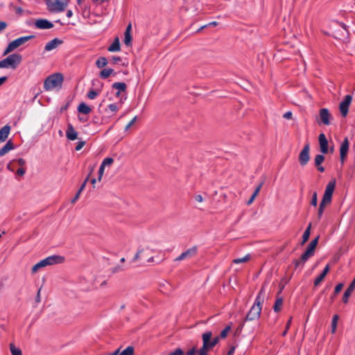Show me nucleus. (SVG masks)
<instances>
[{"mask_svg":"<svg viewBox=\"0 0 355 355\" xmlns=\"http://www.w3.org/2000/svg\"><path fill=\"white\" fill-rule=\"evenodd\" d=\"M349 150V141L347 137H345L341 144V146L340 147V160L342 162H343L347 157V152Z\"/></svg>","mask_w":355,"mask_h":355,"instance_id":"15","label":"nucleus"},{"mask_svg":"<svg viewBox=\"0 0 355 355\" xmlns=\"http://www.w3.org/2000/svg\"><path fill=\"white\" fill-rule=\"evenodd\" d=\"M64 80L63 75L55 73L49 76L44 82V88L46 91H51L55 88H61Z\"/></svg>","mask_w":355,"mask_h":355,"instance_id":"3","label":"nucleus"},{"mask_svg":"<svg viewBox=\"0 0 355 355\" xmlns=\"http://www.w3.org/2000/svg\"><path fill=\"white\" fill-rule=\"evenodd\" d=\"M343 287V284L340 283V284H337L334 289V295H336L338 293H340V291L342 290Z\"/></svg>","mask_w":355,"mask_h":355,"instance_id":"48","label":"nucleus"},{"mask_svg":"<svg viewBox=\"0 0 355 355\" xmlns=\"http://www.w3.org/2000/svg\"><path fill=\"white\" fill-rule=\"evenodd\" d=\"M107 64V60L105 57H101L96 61V65L98 68L101 69Z\"/></svg>","mask_w":355,"mask_h":355,"instance_id":"29","label":"nucleus"},{"mask_svg":"<svg viewBox=\"0 0 355 355\" xmlns=\"http://www.w3.org/2000/svg\"><path fill=\"white\" fill-rule=\"evenodd\" d=\"M34 37H35V35H28V36L21 37H19V38L12 41L8 45L3 54L6 55V54L12 51L13 50H15L19 46L24 44L25 42H28V40H30Z\"/></svg>","mask_w":355,"mask_h":355,"instance_id":"8","label":"nucleus"},{"mask_svg":"<svg viewBox=\"0 0 355 355\" xmlns=\"http://www.w3.org/2000/svg\"><path fill=\"white\" fill-rule=\"evenodd\" d=\"M131 28H132L131 24H129L128 25V26L126 27V29H125V33H130Z\"/></svg>","mask_w":355,"mask_h":355,"instance_id":"63","label":"nucleus"},{"mask_svg":"<svg viewBox=\"0 0 355 355\" xmlns=\"http://www.w3.org/2000/svg\"><path fill=\"white\" fill-rule=\"evenodd\" d=\"M15 12L16 14L21 15L23 13V9L21 7H15Z\"/></svg>","mask_w":355,"mask_h":355,"instance_id":"55","label":"nucleus"},{"mask_svg":"<svg viewBox=\"0 0 355 355\" xmlns=\"http://www.w3.org/2000/svg\"><path fill=\"white\" fill-rule=\"evenodd\" d=\"M319 236L312 240L309 244L305 252L302 254L299 260L295 261V268L298 267L301 263H304L311 257L314 254L315 248L318 244Z\"/></svg>","mask_w":355,"mask_h":355,"instance_id":"7","label":"nucleus"},{"mask_svg":"<svg viewBox=\"0 0 355 355\" xmlns=\"http://www.w3.org/2000/svg\"><path fill=\"white\" fill-rule=\"evenodd\" d=\"M234 350H235V347H232L230 348V349L229 350L228 353H227V355H232L234 352Z\"/></svg>","mask_w":355,"mask_h":355,"instance_id":"64","label":"nucleus"},{"mask_svg":"<svg viewBox=\"0 0 355 355\" xmlns=\"http://www.w3.org/2000/svg\"><path fill=\"white\" fill-rule=\"evenodd\" d=\"M311 205L314 207L317 206V205H318V197H317V193L315 191L313 192V193L312 195Z\"/></svg>","mask_w":355,"mask_h":355,"instance_id":"42","label":"nucleus"},{"mask_svg":"<svg viewBox=\"0 0 355 355\" xmlns=\"http://www.w3.org/2000/svg\"><path fill=\"white\" fill-rule=\"evenodd\" d=\"M35 27L39 29H50L52 28L54 25L50 21L46 19H37L35 23Z\"/></svg>","mask_w":355,"mask_h":355,"instance_id":"14","label":"nucleus"},{"mask_svg":"<svg viewBox=\"0 0 355 355\" xmlns=\"http://www.w3.org/2000/svg\"><path fill=\"white\" fill-rule=\"evenodd\" d=\"M336 187V180H332L329 182L326 186L324 193L323 195L322 201L323 202L330 203L332 199V195Z\"/></svg>","mask_w":355,"mask_h":355,"instance_id":"9","label":"nucleus"},{"mask_svg":"<svg viewBox=\"0 0 355 355\" xmlns=\"http://www.w3.org/2000/svg\"><path fill=\"white\" fill-rule=\"evenodd\" d=\"M327 202H323V201H321L319 205V209L318 211V216L319 218H320L323 214L324 209L325 207V205H327Z\"/></svg>","mask_w":355,"mask_h":355,"instance_id":"37","label":"nucleus"},{"mask_svg":"<svg viewBox=\"0 0 355 355\" xmlns=\"http://www.w3.org/2000/svg\"><path fill=\"white\" fill-rule=\"evenodd\" d=\"M80 193H78V191L71 201L72 204H74L78 200V199L80 197Z\"/></svg>","mask_w":355,"mask_h":355,"instance_id":"56","label":"nucleus"},{"mask_svg":"<svg viewBox=\"0 0 355 355\" xmlns=\"http://www.w3.org/2000/svg\"><path fill=\"white\" fill-rule=\"evenodd\" d=\"M21 55L19 53H12L6 58L0 61V69L10 67L12 69H15L21 63Z\"/></svg>","mask_w":355,"mask_h":355,"instance_id":"5","label":"nucleus"},{"mask_svg":"<svg viewBox=\"0 0 355 355\" xmlns=\"http://www.w3.org/2000/svg\"><path fill=\"white\" fill-rule=\"evenodd\" d=\"M16 162L18 165H19L21 167H23L24 165L26 164L25 159L23 158H19L15 160H12V162Z\"/></svg>","mask_w":355,"mask_h":355,"instance_id":"46","label":"nucleus"},{"mask_svg":"<svg viewBox=\"0 0 355 355\" xmlns=\"http://www.w3.org/2000/svg\"><path fill=\"white\" fill-rule=\"evenodd\" d=\"M231 329V326H227L220 334V336H218L220 337V339L222 338H225L227 336V334L228 332L230 331Z\"/></svg>","mask_w":355,"mask_h":355,"instance_id":"38","label":"nucleus"},{"mask_svg":"<svg viewBox=\"0 0 355 355\" xmlns=\"http://www.w3.org/2000/svg\"><path fill=\"white\" fill-rule=\"evenodd\" d=\"M63 41L58 37L54 38L53 40L47 42L44 47L45 51H50L55 49H56L58 46L62 44Z\"/></svg>","mask_w":355,"mask_h":355,"instance_id":"16","label":"nucleus"},{"mask_svg":"<svg viewBox=\"0 0 355 355\" xmlns=\"http://www.w3.org/2000/svg\"><path fill=\"white\" fill-rule=\"evenodd\" d=\"M264 290L262 288L257 296L255 301L248 311L246 317L245 318L243 322L239 326V329H242L244 327V324L247 321H252L258 319L260 317L261 311V304L264 300Z\"/></svg>","mask_w":355,"mask_h":355,"instance_id":"1","label":"nucleus"},{"mask_svg":"<svg viewBox=\"0 0 355 355\" xmlns=\"http://www.w3.org/2000/svg\"><path fill=\"white\" fill-rule=\"evenodd\" d=\"M282 304H283V299L282 297H278L276 301H275V303L273 306V309H274V311L275 312H279L281 309V307L282 306Z\"/></svg>","mask_w":355,"mask_h":355,"instance_id":"30","label":"nucleus"},{"mask_svg":"<svg viewBox=\"0 0 355 355\" xmlns=\"http://www.w3.org/2000/svg\"><path fill=\"white\" fill-rule=\"evenodd\" d=\"M64 261V257L60 255L49 256L34 265L32 268V272H36L40 268L47 266H53L55 264L62 263Z\"/></svg>","mask_w":355,"mask_h":355,"instance_id":"4","label":"nucleus"},{"mask_svg":"<svg viewBox=\"0 0 355 355\" xmlns=\"http://www.w3.org/2000/svg\"><path fill=\"white\" fill-rule=\"evenodd\" d=\"M124 44L129 46L132 44V36L130 33H124Z\"/></svg>","mask_w":355,"mask_h":355,"instance_id":"36","label":"nucleus"},{"mask_svg":"<svg viewBox=\"0 0 355 355\" xmlns=\"http://www.w3.org/2000/svg\"><path fill=\"white\" fill-rule=\"evenodd\" d=\"M338 318H339V317L336 314L333 316L332 321H331V333L332 334H335V332L336 331Z\"/></svg>","mask_w":355,"mask_h":355,"instance_id":"32","label":"nucleus"},{"mask_svg":"<svg viewBox=\"0 0 355 355\" xmlns=\"http://www.w3.org/2000/svg\"><path fill=\"white\" fill-rule=\"evenodd\" d=\"M10 352L12 355H22V352L20 349L15 347L13 344L10 345Z\"/></svg>","mask_w":355,"mask_h":355,"instance_id":"35","label":"nucleus"},{"mask_svg":"<svg viewBox=\"0 0 355 355\" xmlns=\"http://www.w3.org/2000/svg\"><path fill=\"white\" fill-rule=\"evenodd\" d=\"M10 131V126L8 125H4L0 129V142L5 141L8 137Z\"/></svg>","mask_w":355,"mask_h":355,"instance_id":"22","label":"nucleus"},{"mask_svg":"<svg viewBox=\"0 0 355 355\" xmlns=\"http://www.w3.org/2000/svg\"><path fill=\"white\" fill-rule=\"evenodd\" d=\"M69 0H46L47 9L51 12H60L65 10Z\"/></svg>","mask_w":355,"mask_h":355,"instance_id":"6","label":"nucleus"},{"mask_svg":"<svg viewBox=\"0 0 355 355\" xmlns=\"http://www.w3.org/2000/svg\"><path fill=\"white\" fill-rule=\"evenodd\" d=\"M78 132L75 130L73 126L71 123L67 124L66 130V137L69 140L74 141L78 138Z\"/></svg>","mask_w":355,"mask_h":355,"instance_id":"19","label":"nucleus"},{"mask_svg":"<svg viewBox=\"0 0 355 355\" xmlns=\"http://www.w3.org/2000/svg\"><path fill=\"white\" fill-rule=\"evenodd\" d=\"M251 256L250 254H246L245 257H242V258H236V259H234L232 262L234 263H236V264H239V263H244V262H247L248 261L250 260Z\"/></svg>","mask_w":355,"mask_h":355,"instance_id":"31","label":"nucleus"},{"mask_svg":"<svg viewBox=\"0 0 355 355\" xmlns=\"http://www.w3.org/2000/svg\"><path fill=\"white\" fill-rule=\"evenodd\" d=\"M134 347L132 346H128L123 351H122L119 355H133Z\"/></svg>","mask_w":355,"mask_h":355,"instance_id":"34","label":"nucleus"},{"mask_svg":"<svg viewBox=\"0 0 355 355\" xmlns=\"http://www.w3.org/2000/svg\"><path fill=\"white\" fill-rule=\"evenodd\" d=\"M40 290H41L40 288L38 290L37 293V296L35 297V301H36L37 303L40 302V300H40Z\"/></svg>","mask_w":355,"mask_h":355,"instance_id":"60","label":"nucleus"},{"mask_svg":"<svg viewBox=\"0 0 355 355\" xmlns=\"http://www.w3.org/2000/svg\"><path fill=\"white\" fill-rule=\"evenodd\" d=\"M195 199L196 201L199 202H202L203 201V198L201 195H196L195 196Z\"/></svg>","mask_w":355,"mask_h":355,"instance_id":"58","label":"nucleus"},{"mask_svg":"<svg viewBox=\"0 0 355 355\" xmlns=\"http://www.w3.org/2000/svg\"><path fill=\"white\" fill-rule=\"evenodd\" d=\"M113 162L114 159L112 157H106L103 160L101 165L105 167L106 166L111 165Z\"/></svg>","mask_w":355,"mask_h":355,"instance_id":"39","label":"nucleus"},{"mask_svg":"<svg viewBox=\"0 0 355 355\" xmlns=\"http://www.w3.org/2000/svg\"><path fill=\"white\" fill-rule=\"evenodd\" d=\"M292 322V317H291L286 322L285 330L282 332V336H285L288 332V330L289 329L291 324Z\"/></svg>","mask_w":355,"mask_h":355,"instance_id":"41","label":"nucleus"},{"mask_svg":"<svg viewBox=\"0 0 355 355\" xmlns=\"http://www.w3.org/2000/svg\"><path fill=\"white\" fill-rule=\"evenodd\" d=\"M311 224L310 223L306 229L305 230L303 235H302V241L301 243V245L304 244L309 239L311 234Z\"/></svg>","mask_w":355,"mask_h":355,"instance_id":"27","label":"nucleus"},{"mask_svg":"<svg viewBox=\"0 0 355 355\" xmlns=\"http://www.w3.org/2000/svg\"><path fill=\"white\" fill-rule=\"evenodd\" d=\"M112 87L119 92H125L127 89V85L125 83L117 82L113 83Z\"/></svg>","mask_w":355,"mask_h":355,"instance_id":"25","label":"nucleus"},{"mask_svg":"<svg viewBox=\"0 0 355 355\" xmlns=\"http://www.w3.org/2000/svg\"><path fill=\"white\" fill-rule=\"evenodd\" d=\"M148 250V248H146V250L144 249H140L137 251V252L135 254V257H133L132 261H136L139 260L141 258V253L144 252L145 251Z\"/></svg>","mask_w":355,"mask_h":355,"instance_id":"40","label":"nucleus"},{"mask_svg":"<svg viewBox=\"0 0 355 355\" xmlns=\"http://www.w3.org/2000/svg\"><path fill=\"white\" fill-rule=\"evenodd\" d=\"M196 347H193L187 352V355H196Z\"/></svg>","mask_w":355,"mask_h":355,"instance_id":"53","label":"nucleus"},{"mask_svg":"<svg viewBox=\"0 0 355 355\" xmlns=\"http://www.w3.org/2000/svg\"><path fill=\"white\" fill-rule=\"evenodd\" d=\"M85 145V141H79L76 146V150H80V149H82V148Z\"/></svg>","mask_w":355,"mask_h":355,"instance_id":"49","label":"nucleus"},{"mask_svg":"<svg viewBox=\"0 0 355 355\" xmlns=\"http://www.w3.org/2000/svg\"><path fill=\"white\" fill-rule=\"evenodd\" d=\"M108 51L111 52L120 51V42L118 37H116L112 44L108 47Z\"/></svg>","mask_w":355,"mask_h":355,"instance_id":"24","label":"nucleus"},{"mask_svg":"<svg viewBox=\"0 0 355 355\" xmlns=\"http://www.w3.org/2000/svg\"><path fill=\"white\" fill-rule=\"evenodd\" d=\"M119 110V107L115 103L110 104L105 109V112L108 113L109 112H112V114H110L108 116H102L101 123H107L108 122V119L110 117L116 114Z\"/></svg>","mask_w":355,"mask_h":355,"instance_id":"12","label":"nucleus"},{"mask_svg":"<svg viewBox=\"0 0 355 355\" xmlns=\"http://www.w3.org/2000/svg\"><path fill=\"white\" fill-rule=\"evenodd\" d=\"M324 160V156L323 155H317L314 159V164L315 166H319Z\"/></svg>","mask_w":355,"mask_h":355,"instance_id":"33","label":"nucleus"},{"mask_svg":"<svg viewBox=\"0 0 355 355\" xmlns=\"http://www.w3.org/2000/svg\"><path fill=\"white\" fill-rule=\"evenodd\" d=\"M352 101V96L348 94L345 96L344 100L340 103L339 110L343 116L345 117L347 115Z\"/></svg>","mask_w":355,"mask_h":355,"instance_id":"11","label":"nucleus"},{"mask_svg":"<svg viewBox=\"0 0 355 355\" xmlns=\"http://www.w3.org/2000/svg\"><path fill=\"white\" fill-rule=\"evenodd\" d=\"M98 96V92L95 90H90L87 93V97L89 99H94Z\"/></svg>","mask_w":355,"mask_h":355,"instance_id":"43","label":"nucleus"},{"mask_svg":"<svg viewBox=\"0 0 355 355\" xmlns=\"http://www.w3.org/2000/svg\"><path fill=\"white\" fill-rule=\"evenodd\" d=\"M26 173V169L23 167H20L17 171V175H19V176H23Z\"/></svg>","mask_w":355,"mask_h":355,"instance_id":"50","label":"nucleus"},{"mask_svg":"<svg viewBox=\"0 0 355 355\" xmlns=\"http://www.w3.org/2000/svg\"><path fill=\"white\" fill-rule=\"evenodd\" d=\"M121 270H123L122 267L119 266H116L115 268H114L113 270H112V272H120Z\"/></svg>","mask_w":355,"mask_h":355,"instance_id":"59","label":"nucleus"},{"mask_svg":"<svg viewBox=\"0 0 355 355\" xmlns=\"http://www.w3.org/2000/svg\"><path fill=\"white\" fill-rule=\"evenodd\" d=\"M197 253V248L196 246L192 247L185 252H182L179 257L175 258V261H182L185 259L191 258L195 256Z\"/></svg>","mask_w":355,"mask_h":355,"instance_id":"13","label":"nucleus"},{"mask_svg":"<svg viewBox=\"0 0 355 355\" xmlns=\"http://www.w3.org/2000/svg\"><path fill=\"white\" fill-rule=\"evenodd\" d=\"M137 117L135 116L125 127V131H127L130 129V128L135 124L137 121Z\"/></svg>","mask_w":355,"mask_h":355,"instance_id":"44","label":"nucleus"},{"mask_svg":"<svg viewBox=\"0 0 355 355\" xmlns=\"http://www.w3.org/2000/svg\"><path fill=\"white\" fill-rule=\"evenodd\" d=\"M283 117L286 119H291L293 117V114L291 111L286 112L284 114Z\"/></svg>","mask_w":355,"mask_h":355,"instance_id":"54","label":"nucleus"},{"mask_svg":"<svg viewBox=\"0 0 355 355\" xmlns=\"http://www.w3.org/2000/svg\"><path fill=\"white\" fill-rule=\"evenodd\" d=\"M310 144L307 142L299 155V162L301 166H304L307 164L310 159L309 155Z\"/></svg>","mask_w":355,"mask_h":355,"instance_id":"10","label":"nucleus"},{"mask_svg":"<svg viewBox=\"0 0 355 355\" xmlns=\"http://www.w3.org/2000/svg\"><path fill=\"white\" fill-rule=\"evenodd\" d=\"M263 184V182H261V183L258 185V187L256 188V189L254 190V193H252V195H253L254 196H257V194H258V193H259V192L260 191V189H261V187H262Z\"/></svg>","mask_w":355,"mask_h":355,"instance_id":"52","label":"nucleus"},{"mask_svg":"<svg viewBox=\"0 0 355 355\" xmlns=\"http://www.w3.org/2000/svg\"><path fill=\"white\" fill-rule=\"evenodd\" d=\"M7 80L6 76L0 77V86Z\"/></svg>","mask_w":355,"mask_h":355,"instance_id":"62","label":"nucleus"},{"mask_svg":"<svg viewBox=\"0 0 355 355\" xmlns=\"http://www.w3.org/2000/svg\"><path fill=\"white\" fill-rule=\"evenodd\" d=\"M111 61L113 64H117L118 62L121 61V58L119 56H112Z\"/></svg>","mask_w":355,"mask_h":355,"instance_id":"51","label":"nucleus"},{"mask_svg":"<svg viewBox=\"0 0 355 355\" xmlns=\"http://www.w3.org/2000/svg\"><path fill=\"white\" fill-rule=\"evenodd\" d=\"M78 111L80 113L87 114L92 111V109L90 107H89L85 103H81L79 104V105L78 107Z\"/></svg>","mask_w":355,"mask_h":355,"instance_id":"26","label":"nucleus"},{"mask_svg":"<svg viewBox=\"0 0 355 355\" xmlns=\"http://www.w3.org/2000/svg\"><path fill=\"white\" fill-rule=\"evenodd\" d=\"M319 144H320V151L323 154H326L328 152V141L324 135V134L321 133L319 135Z\"/></svg>","mask_w":355,"mask_h":355,"instance_id":"17","label":"nucleus"},{"mask_svg":"<svg viewBox=\"0 0 355 355\" xmlns=\"http://www.w3.org/2000/svg\"><path fill=\"white\" fill-rule=\"evenodd\" d=\"M7 27V24L4 21H0V32Z\"/></svg>","mask_w":355,"mask_h":355,"instance_id":"57","label":"nucleus"},{"mask_svg":"<svg viewBox=\"0 0 355 355\" xmlns=\"http://www.w3.org/2000/svg\"><path fill=\"white\" fill-rule=\"evenodd\" d=\"M114 70L110 68L103 69L100 73V77L103 79H105L108 78L112 73Z\"/></svg>","mask_w":355,"mask_h":355,"instance_id":"28","label":"nucleus"},{"mask_svg":"<svg viewBox=\"0 0 355 355\" xmlns=\"http://www.w3.org/2000/svg\"><path fill=\"white\" fill-rule=\"evenodd\" d=\"M86 186V181H84L83 183L81 184L80 189H78V193H80L84 190Z\"/></svg>","mask_w":355,"mask_h":355,"instance_id":"61","label":"nucleus"},{"mask_svg":"<svg viewBox=\"0 0 355 355\" xmlns=\"http://www.w3.org/2000/svg\"><path fill=\"white\" fill-rule=\"evenodd\" d=\"M184 352L180 348H177L175 351L170 353L169 355H183Z\"/></svg>","mask_w":355,"mask_h":355,"instance_id":"45","label":"nucleus"},{"mask_svg":"<svg viewBox=\"0 0 355 355\" xmlns=\"http://www.w3.org/2000/svg\"><path fill=\"white\" fill-rule=\"evenodd\" d=\"M320 119L321 122L326 125H329V118H330V113L327 108H322L320 110Z\"/></svg>","mask_w":355,"mask_h":355,"instance_id":"18","label":"nucleus"},{"mask_svg":"<svg viewBox=\"0 0 355 355\" xmlns=\"http://www.w3.org/2000/svg\"><path fill=\"white\" fill-rule=\"evenodd\" d=\"M15 146L11 140L7 141V143L0 149V157L3 156L8 153L10 150L14 149Z\"/></svg>","mask_w":355,"mask_h":355,"instance_id":"23","label":"nucleus"},{"mask_svg":"<svg viewBox=\"0 0 355 355\" xmlns=\"http://www.w3.org/2000/svg\"><path fill=\"white\" fill-rule=\"evenodd\" d=\"M104 170H105V166H102L101 164L100 166V168L98 169V180L100 181L102 178V176L103 175V173H104Z\"/></svg>","mask_w":355,"mask_h":355,"instance_id":"47","label":"nucleus"},{"mask_svg":"<svg viewBox=\"0 0 355 355\" xmlns=\"http://www.w3.org/2000/svg\"><path fill=\"white\" fill-rule=\"evenodd\" d=\"M329 266L327 265L324 267V268L323 269L322 272L320 273V275L319 276H318L316 277V279H315V281H314L315 286H318L322 282V281L324 279V277H326V275L329 272Z\"/></svg>","mask_w":355,"mask_h":355,"instance_id":"21","label":"nucleus"},{"mask_svg":"<svg viewBox=\"0 0 355 355\" xmlns=\"http://www.w3.org/2000/svg\"><path fill=\"white\" fill-rule=\"evenodd\" d=\"M211 331H206L202 335V346L198 350V355H208L207 352L218 343L220 337L216 336L211 339Z\"/></svg>","mask_w":355,"mask_h":355,"instance_id":"2","label":"nucleus"},{"mask_svg":"<svg viewBox=\"0 0 355 355\" xmlns=\"http://www.w3.org/2000/svg\"><path fill=\"white\" fill-rule=\"evenodd\" d=\"M355 288V278L352 282L350 285L347 287V288L345 290L343 296V302L344 303H347L348 299L349 296L351 295L352 293Z\"/></svg>","mask_w":355,"mask_h":355,"instance_id":"20","label":"nucleus"}]
</instances>
